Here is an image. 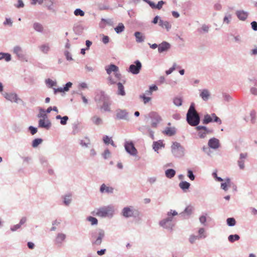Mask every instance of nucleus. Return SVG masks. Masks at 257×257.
<instances>
[{"instance_id": "1", "label": "nucleus", "mask_w": 257, "mask_h": 257, "mask_svg": "<svg viewBox=\"0 0 257 257\" xmlns=\"http://www.w3.org/2000/svg\"><path fill=\"white\" fill-rule=\"evenodd\" d=\"M186 120L191 126H197L199 123L200 118L195 109L194 104L192 103L186 114Z\"/></svg>"}, {"instance_id": "2", "label": "nucleus", "mask_w": 257, "mask_h": 257, "mask_svg": "<svg viewBox=\"0 0 257 257\" xmlns=\"http://www.w3.org/2000/svg\"><path fill=\"white\" fill-rule=\"evenodd\" d=\"M177 214L178 213L176 211L171 210L168 213V217L160 222V225L166 229H172L174 226L172 223V216Z\"/></svg>"}, {"instance_id": "3", "label": "nucleus", "mask_w": 257, "mask_h": 257, "mask_svg": "<svg viewBox=\"0 0 257 257\" xmlns=\"http://www.w3.org/2000/svg\"><path fill=\"white\" fill-rule=\"evenodd\" d=\"M184 148L177 142H173L171 146V152L174 157L182 158L184 156Z\"/></svg>"}, {"instance_id": "4", "label": "nucleus", "mask_w": 257, "mask_h": 257, "mask_svg": "<svg viewBox=\"0 0 257 257\" xmlns=\"http://www.w3.org/2000/svg\"><path fill=\"white\" fill-rule=\"evenodd\" d=\"M148 116L151 119V126L153 128L157 127L159 124L162 121L161 116L156 112H151Z\"/></svg>"}, {"instance_id": "5", "label": "nucleus", "mask_w": 257, "mask_h": 257, "mask_svg": "<svg viewBox=\"0 0 257 257\" xmlns=\"http://www.w3.org/2000/svg\"><path fill=\"white\" fill-rule=\"evenodd\" d=\"M142 67V65L139 60L135 61L134 64H131L128 70V72H131L133 74H138L140 73Z\"/></svg>"}, {"instance_id": "6", "label": "nucleus", "mask_w": 257, "mask_h": 257, "mask_svg": "<svg viewBox=\"0 0 257 257\" xmlns=\"http://www.w3.org/2000/svg\"><path fill=\"white\" fill-rule=\"evenodd\" d=\"M124 148L126 152L130 155L132 156L137 155L138 151L132 142H125L124 144Z\"/></svg>"}, {"instance_id": "7", "label": "nucleus", "mask_w": 257, "mask_h": 257, "mask_svg": "<svg viewBox=\"0 0 257 257\" xmlns=\"http://www.w3.org/2000/svg\"><path fill=\"white\" fill-rule=\"evenodd\" d=\"M112 214V211L108 207H103L97 209L96 215L98 216L105 217Z\"/></svg>"}, {"instance_id": "8", "label": "nucleus", "mask_w": 257, "mask_h": 257, "mask_svg": "<svg viewBox=\"0 0 257 257\" xmlns=\"http://www.w3.org/2000/svg\"><path fill=\"white\" fill-rule=\"evenodd\" d=\"M107 97L105 96L103 92H101V98L100 99H102L103 101V105L101 107L100 109H103L104 111H110V103L107 101Z\"/></svg>"}, {"instance_id": "9", "label": "nucleus", "mask_w": 257, "mask_h": 257, "mask_svg": "<svg viewBox=\"0 0 257 257\" xmlns=\"http://www.w3.org/2000/svg\"><path fill=\"white\" fill-rule=\"evenodd\" d=\"M116 117L118 119L128 120V113L125 109H118L116 111Z\"/></svg>"}, {"instance_id": "10", "label": "nucleus", "mask_w": 257, "mask_h": 257, "mask_svg": "<svg viewBox=\"0 0 257 257\" xmlns=\"http://www.w3.org/2000/svg\"><path fill=\"white\" fill-rule=\"evenodd\" d=\"M196 128L198 131V135L201 139H203L205 138L209 133V130L206 126L197 125Z\"/></svg>"}, {"instance_id": "11", "label": "nucleus", "mask_w": 257, "mask_h": 257, "mask_svg": "<svg viewBox=\"0 0 257 257\" xmlns=\"http://www.w3.org/2000/svg\"><path fill=\"white\" fill-rule=\"evenodd\" d=\"M38 126L41 128L49 130L51 126V122L48 119V117H47V118H41L38 121Z\"/></svg>"}, {"instance_id": "12", "label": "nucleus", "mask_w": 257, "mask_h": 257, "mask_svg": "<svg viewBox=\"0 0 257 257\" xmlns=\"http://www.w3.org/2000/svg\"><path fill=\"white\" fill-rule=\"evenodd\" d=\"M4 96L7 100H10L11 102L14 101L16 103H18L19 101H22L16 93H5L4 94Z\"/></svg>"}, {"instance_id": "13", "label": "nucleus", "mask_w": 257, "mask_h": 257, "mask_svg": "<svg viewBox=\"0 0 257 257\" xmlns=\"http://www.w3.org/2000/svg\"><path fill=\"white\" fill-rule=\"evenodd\" d=\"M139 131L143 134H146L148 133L150 137L152 139H154V132L152 130L150 127L148 125H144L139 128Z\"/></svg>"}, {"instance_id": "14", "label": "nucleus", "mask_w": 257, "mask_h": 257, "mask_svg": "<svg viewBox=\"0 0 257 257\" xmlns=\"http://www.w3.org/2000/svg\"><path fill=\"white\" fill-rule=\"evenodd\" d=\"M105 232L103 229H99L98 230V236L95 240L93 242V244L99 245H100L102 242V238L104 237Z\"/></svg>"}, {"instance_id": "15", "label": "nucleus", "mask_w": 257, "mask_h": 257, "mask_svg": "<svg viewBox=\"0 0 257 257\" xmlns=\"http://www.w3.org/2000/svg\"><path fill=\"white\" fill-rule=\"evenodd\" d=\"M235 14L237 18L242 21L246 20L248 16V13L243 10L237 11Z\"/></svg>"}, {"instance_id": "16", "label": "nucleus", "mask_w": 257, "mask_h": 257, "mask_svg": "<svg viewBox=\"0 0 257 257\" xmlns=\"http://www.w3.org/2000/svg\"><path fill=\"white\" fill-rule=\"evenodd\" d=\"M220 146L219 140L215 138L210 139V148L216 150Z\"/></svg>"}, {"instance_id": "17", "label": "nucleus", "mask_w": 257, "mask_h": 257, "mask_svg": "<svg viewBox=\"0 0 257 257\" xmlns=\"http://www.w3.org/2000/svg\"><path fill=\"white\" fill-rule=\"evenodd\" d=\"M99 191L101 193L111 194L113 192L114 188L112 187L107 186L105 184H102L100 186Z\"/></svg>"}, {"instance_id": "18", "label": "nucleus", "mask_w": 257, "mask_h": 257, "mask_svg": "<svg viewBox=\"0 0 257 257\" xmlns=\"http://www.w3.org/2000/svg\"><path fill=\"white\" fill-rule=\"evenodd\" d=\"M170 48V44L164 41L162 43L160 44L158 46V52L159 53H162L164 51H167Z\"/></svg>"}, {"instance_id": "19", "label": "nucleus", "mask_w": 257, "mask_h": 257, "mask_svg": "<svg viewBox=\"0 0 257 257\" xmlns=\"http://www.w3.org/2000/svg\"><path fill=\"white\" fill-rule=\"evenodd\" d=\"M45 6L47 9L53 13H56V10L55 9L54 4L55 0H46Z\"/></svg>"}, {"instance_id": "20", "label": "nucleus", "mask_w": 257, "mask_h": 257, "mask_svg": "<svg viewBox=\"0 0 257 257\" xmlns=\"http://www.w3.org/2000/svg\"><path fill=\"white\" fill-rule=\"evenodd\" d=\"M66 235L64 233H60L57 234L55 242L58 246L62 245V242L65 239Z\"/></svg>"}, {"instance_id": "21", "label": "nucleus", "mask_w": 257, "mask_h": 257, "mask_svg": "<svg viewBox=\"0 0 257 257\" xmlns=\"http://www.w3.org/2000/svg\"><path fill=\"white\" fill-rule=\"evenodd\" d=\"M105 69L108 75H110L112 72H117L118 71V67L114 64L106 66Z\"/></svg>"}, {"instance_id": "22", "label": "nucleus", "mask_w": 257, "mask_h": 257, "mask_svg": "<svg viewBox=\"0 0 257 257\" xmlns=\"http://www.w3.org/2000/svg\"><path fill=\"white\" fill-rule=\"evenodd\" d=\"M137 43H142L145 41V36L140 32H136L134 34Z\"/></svg>"}, {"instance_id": "23", "label": "nucleus", "mask_w": 257, "mask_h": 257, "mask_svg": "<svg viewBox=\"0 0 257 257\" xmlns=\"http://www.w3.org/2000/svg\"><path fill=\"white\" fill-rule=\"evenodd\" d=\"M122 215L125 217H132L133 215V211L130 207H124L122 210Z\"/></svg>"}, {"instance_id": "24", "label": "nucleus", "mask_w": 257, "mask_h": 257, "mask_svg": "<svg viewBox=\"0 0 257 257\" xmlns=\"http://www.w3.org/2000/svg\"><path fill=\"white\" fill-rule=\"evenodd\" d=\"M216 122L218 124H221L222 121L214 113L210 115V122Z\"/></svg>"}, {"instance_id": "25", "label": "nucleus", "mask_w": 257, "mask_h": 257, "mask_svg": "<svg viewBox=\"0 0 257 257\" xmlns=\"http://www.w3.org/2000/svg\"><path fill=\"white\" fill-rule=\"evenodd\" d=\"M41 51L44 54H47L50 50V47L49 43H45L39 46Z\"/></svg>"}, {"instance_id": "26", "label": "nucleus", "mask_w": 257, "mask_h": 257, "mask_svg": "<svg viewBox=\"0 0 257 257\" xmlns=\"http://www.w3.org/2000/svg\"><path fill=\"white\" fill-rule=\"evenodd\" d=\"M159 25L162 28L165 27L168 31H169L171 28V25L168 21H164L161 19H160L159 21Z\"/></svg>"}, {"instance_id": "27", "label": "nucleus", "mask_w": 257, "mask_h": 257, "mask_svg": "<svg viewBox=\"0 0 257 257\" xmlns=\"http://www.w3.org/2000/svg\"><path fill=\"white\" fill-rule=\"evenodd\" d=\"M163 133L169 136H172L176 133V130L174 127H166L163 131Z\"/></svg>"}, {"instance_id": "28", "label": "nucleus", "mask_w": 257, "mask_h": 257, "mask_svg": "<svg viewBox=\"0 0 257 257\" xmlns=\"http://www.w3.org/2000/svg\"><path fill=\"white\" fill-rule=\"evenodd\" d=\"M179 186L184 192H186V190L189 188L190 184L186 181H182L179 184Z\"/></svg>"}, {"instance_id": "29", "label": "nucleus", "mask_w": 257, "mask_h": 257, "mask_svg": "<svg viewBox=\"0 0 257 257\" xmlns=\"http://www.w3.org/2000/svg\"><path fill=\"white\" fill-rule=\"evenodd\" d=\"M117 85L118 87L117 94L121 96H124L125 95V92L122 84L120 82H118Z\"/></svg>"}, {"instance_id": "30", "label": "nucleus", "mask_w": 257, "mask_h": 257, "mask_svg": "<svg viewBox=\"0 0 257 257\" xmlns=\"http://www.w3.org/2000/svg\"><path fill=\"white\" fill-rule=\"evenodd\" d=\"M33 28L37 32L42 33L44 30V28L42 25L39 23H34L33 24Z\"/></svg>"}, {"instance_id": "31", "label": "nucleus", "mask_w": 257, "mask_h": 257, "mask_svg": "<svg viewBox=\"0 0 257 257\" xmlns=\"http://www.w3.org/2000/svg\"><path fill=\"white\" fill-rule=\"evenodd\" d=\"M161 147H164V145L161 141L154 142L153 149L155 151L157 152Z\"/></svg>"}, {"instance_id": "32", "label": "nucleus", "mask_w": 257, "mask_h": 257, "mask_svg": "<svg viewBox=\"0 0 257 257\" xmlns=\"http://www.w3.org/2000/svg\"><path fill=\"white\" fill-rule=\"evenodd\" d=\"M5 59L6 61L9 62L11 60V55L9 53H0V60Z\"/></svg>"}, {"instance_id": "33", "label": "nucleus", "mask_w": 257, "mask_h": 257, "mask_svg": "<svg viewBox=\"0 0 257 257\" xmlns=\"http://www.w3.org/2000/svg\"><path fill=\"white\" fill-rule=\"evenodd\" d=\"M240 236L237 234L229 235L228 237V241L231 243L239 239Z\"/></svg>"}, {"instance_id": "34", "label": "nucleus", "mask_w": 257, "mask_h": 257, "mask_svg": "<svg viewBox=\"0 0 257 257\" xmlns=\"http://www.w3.org/2000/svg\"><path fill=\"white\" fill-rule=\"evenodd\" d=\"M22 52V51L21 47L19 46H16L14 47V53H15L20 58H22L23 57V55Z\"/></svg>"}, {"instance_id": "35", "label": "nucleus", "mask_w": 257, "mask_h": 257, "mask_svg": "<svg viewBox=\"0 0 257 257\" xmlns=\"http://www.w3.org/2000/svg\"><path fill=\"white\" fill-rule=\"evenodd\" d=\"M176 174V172L174 169H169L165 171V175L168 178H173Z\"/></svg>"}, {"instance_id": "36", "label": "nucleus", "mask_w": 257, "mask_h": 257, "mask_svg": "<svg viewBox=\"0 0 257 257\" xmlns=\"http://www.w3.org/2000/svg\"><path fill=\"white\" fill-rule=\"evenodd\" d=\"M91 120L94 124L97 125H99L102 123V120L101 118L97 116H94L91 118Z\"/></svg>"}, {"instance_id": "37", "label": "nucleus", "mask_w": 257, "mask_h": 257, "mask_svg": "<svg viewBox=\"0 0 257 257\" xmlns=\"http://www.w3.org/2000/svg\"><path fill=\"white\" fill-rule=\"evenodd\" d=\"M200 96L204 100H207L209 98L208 90L207 89L203 90L200 93Z\"/></svg>"}, {"instance_id": "38", "label": "nucleus", "mask_w": 257, "mask_h": 257, "mask_svg": "<svg viewBox=\"0 0 257 257\" xmlns=\"http://www.w3.org/2000/svg\"><path fill=\"white\" fill-rule=\"evenodd\" d=\"M232 19V15L230 13H226L223 20L224 24H229Z\"/></svg>"}, {"instance_id": "39", "label": "nucleus", "mask_w": 257, "mask_h": 257, "mask_svg": "<svg viewBox=\"0 0 257 257\" xmlns=\"http://www.w3.org/2000/svg\"><path fill=\"white\" fill-rule=\"evenodd\" d=\"M37 117L41 118H47L48 115L45 113V110L43 108H40L39 113L37 114Z\"/></svg>"}, {"instance_id": "40", "label": "nucleus", "mask_w": 257, "mask_h": 257, "mask_svg": "<svg viewBox=\"0 0 257 257\" xmlns=\"http://www.w3.org/2000/svg\"><path fill=\"white\" fill-rule=\"evenodd\" d=\"M124 30V26L122 23H119L118 26L114 28L116 33L119 34L123 32Z\"/></svg>"}, {"instance_id": "41", "label": "nucleus", "mask_w": 257, "mask_h": 257, "mask_svg": "<svg viewBox=\"0 0 257 257\" xmlns=\"http://www.w3.org/2000/svg\"><path fill=\"white\" fill-rule=\"evenodd\" d=\"M227 224L229 226H233L236 224L235 219L233 217H229L226 219Z\"/></svg>"}, {"instance_id": "42", "label": "nucleus", "mask_w": 257, "mask_h": 257, "mask_svg": "<svg viewBox=\"0 0 257 257\" xmlns=\"http://www.w3.org/2000/svg\"><path fill=\"white\" fill-rule=\"evenodd\" d=\"M43 142V140L40 138L35 139L32 142V146L33 148L37 147Z\"/></svg>"}, {"instance_id": "43", "label": "nucleus", "mask_w": 257, "mask_h": 257, "mask_svg": "<svg viewBox=\"0 0 257 257\" xmlns=\"http://www.w3.org/2000/svg\"><path fill=\"white\" fill-rule=\"evenodd\" d=\"M87 220L91 223L92 225H96L98 223L97 219L92 216H88L87 217Z\"/></svg>"}, {"instance_id": "44", "label": "nucleus", "mask_w": 257, "mask_h": 257, "mask_svg": "<svg viewBox=\"0 0 257 257\" xmlns=\"http://www.w3.org/2000/svg\"><path fill=\"white\" fill-rule=\"evenodd\" d=\"M193 210V207L191 205H189V206H188L185 208L184 212H182L181 214H182L185 213H186L187 215H190L192 214Z\"/></svg>"}, {"instance_id": "45", "label": "nucleus", "mask_w": 257, "mask_h": 257, "mask_svg": "<svg viewBox=\"0 0 257 257\" xmlns=\"http://www.w3.org/2000/svg\"><path fill=\"white\" fill-rule=\"evenodd\" d=\"M209 27L206 25H203L201 29H198V31L202 34L203 33H207L208 31Z\"/></svg>"}, {"instance_id": "46", "label": "nucleus", "mask_w": 257, "mask_h": 257, "mask_svg": "<svg viewBox=\"0 0 257 257\" xmlns=\"http://www.w3.org/2000/svg\"><path fill=\"white\" fill-rule=\"evenodd\" d=\"M71 195H66L64 197V203L66 205H68L70 203V202L71 201Z\"/></svg>"}, {"instance_id": "47", "label": "nucleus", "mask_w": 257, "mask_h": 257, "mask_svg": "<svg viewBox=\"0 0 257 257\" xmlns=\"http://www.w3.org/2000/svg\"><path fill=\"white\" fill-rule=\"evenodd\" d=\"M74 14L75 16H84V12L80 9H77L74 11Z\"/></svg>"}, {"instance_id": "48", "label": "nucleus", "mask_w": 257, "mask_h": 257, "mask_svg": "<svg viewBox=\"0 0 257 257\" xmlns=\"http://www.w3.org/2000/svg\"><path fill=\"white\" fill-rule=\"evenodd\" d=\"M45 82H46V84H47L50 87H52L53 86H55L56 85V82H54L53 81H52L51 79H50L49 78L45 80Z\"/></svg>"}, {"instance_id": "49", "label": "nucleus", "mask_w": 257, "mask_h": 257, "mask_svg": "<svg viewBox=\"0 0 257 257\" xmlns=\"http://www.w3.org/2000/svg\"><path fill=\"white\" fill-rule=\"evenodd\" d=\"M173 102H174V104L177 106H180L182 105V100L181 98H175L174 99V101H173Z\"/></svg>"}, {"instance_id": "50", "label": "nucleus", "mask_w": 257, "mask_h": 257, "mask_svg": "<svg viewBox=\"0 0 257 257\" xmlns=\"http://www.w3.org/2000/svg\"><path fill=\"white\" fill-rule=\"evenodd\" d=\"M212 175L215 180L217 182H221L223 181L222 178L217 176L216 171L213 172L212 174Z\"/></svg>"}, {"instance_id": "51", "label": "nucleus", "mask_w": 257, "mask_h": 257, "mask_svg": "<svg viewBox=\"0 0 257 257\" xmlns=\"http://www.w3.org/2000/svg\"><path fill=\"white\" fill-rule=\"evenodd\" d=\"M204 229L203 228H201L198 230L199 235H197L199 238H204L206 235L204 234Z\"/></svg>"}, {"instance_id": "52", "label": "nucleus", "mask_w": 257, "mask_h": 257, "mask_svg": "<svg viewBox=\"0 0 257 257\" xmlns=\"http://www.w3.org/2000/svg\"><path fill=\"white\" fill-rule=\"evenodd\" d=\"M200 239L197 235H191L189 237V242L193 244L195 242V240Z\"/></svg>"}, {"instance_id": "53", "label": "nucleus", "mask_w": 257, "mask_h": 257, "mask_svg": "<svg viewBox=\"0 0 257 257\" xmlns=\"http://www.w3.org/2000/svg\"><path fill=\"white\" fill-rule=\"evenodd\" d=\"M140 97L141 98H143V99L144 103L145 104L147 103L148 102H149L151 100V97H147L145 95H141L140 96Z\"/></svg>"}, {"instance_id": "54", "label": "nucleus", "mask_w": 257, "mask_h": 257, "mask_svg": "<svg viewBox=\"0 0 257 257\" xmlns=\"http://www.w3.org/2000/svg\"><path fill=\"white\" fill-rule=\"evenodd\" d=\"M85 139L88 140V142L87 143L84 142L83 141H81L80 144L82 147H88V145H90V140L88 139V137H85Z\"/></svg>"}, {"instance_id": "55", "label": "nucleus", "mask_w": 257, "mask_h": 257, "mask_svg": "<svg viewBox=\"0 0 257 257\" xmlns=\"http://www.w3.org/2000/svg\"><path fill=\"white\" fill-rule=\"evenodd\" d=\"M69 118L67 116H64L62 117L60 121V123L62 125H65L67 124Z\"/></svg>"}, {"instance_id": "56", "label": "nucleus", "mask_w": 257, "mask_h": 257, "mask_svg": "<svg viewBox=\"0 0 257 257\" xmlns=\"http://www.w3.org/2000/svg\"><path fill=\"white\" fill-rule=\"evenodd\" d=\"M74 31L77 35H80L82 33L83 28L81 26H78L75 28Z\"/></svg>"}, {"instance_id": "57", "label": "nucleus", "mask_w": 257, "mask_h": 257, "mask_svg": "<svg viewBox=\"0 0 257 257\" xmlns=\"http://www.w3.org/2000/svg\"><path fill=\"white\" fill-rule=\"evenodd\" d=\"M29 130L30 131V132L32 135H34L35 134H36L38 131L37 128L33 126H30L29 127Z\"/></svg>"}, {"instance_id": "58", "label": "nucleus", "mask_w": 257, "mask_h": 257, "mask_svg": "<svg viewBox=\"0 0 257 257\" xmlns=\"http://www.w3.org/2000/svg\"><path fill=\"white\" fill-rule=\"evenodd\" d=\"M165 4V2L163 1H159L157 5H156V9L158 10H161L163 7V5Z\"/></svg>"}, {"instance_id": "59", "label": "nucleus", "mask_w": 257, "mask_h": 257, "mask_svg": "<svg viewBox=\"0 0 257 257\" xmlns=\"http://www.w3.org/2000/svg\"><path fill=\"white\" fill-rule=\"evenodd\" d=\"M64 55L66 56V58L68 61H71L73 60L71 55L69 51H65L64 52Z\"/></svg>"}, {"instance_id": "60", "label": "nucleus", "mask_w": 257, "mask_h": 257, "mask_svg": "<svg viewBox=\"0 0 257 257\" xmlns=\"http://www.w3.org/2000/svg\"><path fill=\"white\" fill-rule=\"evenodd\" d=\"M176 63H174L173 66L171 68H170L168 70H167L166 71V74L167 75H169L171 73H172L173 72V71L174 70H175V69H176Z\"/></svg>"}, {"instance_id": "61", "label": "nucleus", "mask_w": 257, "mask_h": 257, "mask_svg": "<svg viewBox=\"0 0 257 257\" xmlns=\"http://www.w3.org/2000/svg\"><path fill=\"white\" fill-rule=\"evenodd\" d=\"M188 177L192 181H193L195 179V176L193 174L192 171L191 170H188Z\"/></svg>"}, {"instance_id": "62", "label": "nucleus", "mask_w": 257, "mask_h": 257, "mask_svg": "<svg viewBox=\"0 0 257 257\" xmlns=\"http://www.w3.org/2000/svg\"><path fill=\"white\" fill-rule=\"evenodd\" d=\"M4 25H9L12 26L13 25V21L10 18H6V21L4 22Z\"/></svg>"}, {"instance_id": "63", "label": "nucleus", "mask_w": 257, "mask_h": 257, "mask_svg": "<svg viewBox=\"0 0 257 257\" xmlns=\"http://www.w3.org/2000/svg\"><path fill=\"white\" fill-rule=\"evenodd\" d=\"M110 151L108 149H106L104 151V153L103 154V156L105 159H106L110 157Z\"/></svg>"}, {"instance_id": "64", "label": "nucleus", "mask_w": 257, "mask_h": 257, "mask_svg": "<svg viewBox=\"0 0 257 257\" xmlns=\"http://www.w3.org/2000/svg\"><path fill=\"white\" fill-rule=\"evenodd\" d=\"M250 25L252 29L254 31H257V22L256 21H252L251 22Z\"/></svg>"}]
</instances>
